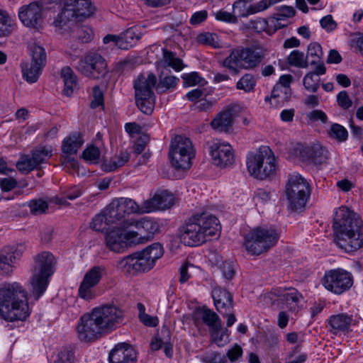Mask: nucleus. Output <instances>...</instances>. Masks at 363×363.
<instances>
[{
	"mask_svg": "<svg viewBox=\"0 0 363 363\" xmlns=\"http://www.w3.org/2000/svg\"><path fill=\"white\" fill-rule=\"evenodd\" d=\"M123 320V311L115 305L95 307L79 318L76 327L77 337L85 342L94 341L115 330Z\"/></svg>",
	"mask_w": 363,
	"mask_h": 363,
	"instance_id": "nucleus-1",
	"label": "nucleus"
},
{
	"mask_svg": "<svg viewBox=\"0 0 363 363\" xmlns=\"http://www.w3.org/2000/svg\"><path fill=\"white\" fill-rule=\"evenodd\" d=\"M334 240L343 251L352 253L363 246L362 220L350 208L335 209L333 223Z\"/></svg>",
	"mask_w": 363,
	"mask_h": 363,
	"instance_id": "nucleus-2",
	"label": "nucleus"
},
{
	"mask_svg": "<svg viewBox=\"0 0 363 363\" xmlns=\"http://www.w3.org/2000/svg\"><path fill=\"white\" fill-rule=\"evenodd\" d=\"M179 82V79L172 75L159 76V82L157 83V77L155 74L149 72L147 74H140L134 81L135 99L137 107L145 114L150 115L155 105V95L152 90L156 88L158 93H164L171 89H174Z\"/></svg>",
	"mask_w": 363,
	"mask_h": 363,
	"instance_id": "nucleus-3",
	"label": "nucleus"
},
{
	"mask_svg": "<svg viewBox=\"0 0 363 363\" xmlns=\"http://www.w3.org/2000/svg\"><path fill=\"white\" fill-rule=\"evenodd\" d=\"M218 219L208 211L194 213L182 227L181 240L189 246L199 245L212 237L218 236Z\"/></svg>",
	"mask_w": 363,
	"mask_h": 363,
	"instance_id": "nucleus-4",
	"label": "nucleus"
},
{
	"mask_svg": "<svg viewBox=\"0 0 363 363\" xmlns=\"http://www.w3.org/2000/svg\"><path fill=\"white\" fill-rule=\"evenodd\" d=\"M26 291L17 282L0 289V314L8 321L24 320L29 315Z\"/></svg>",
	"mask_w": 363,
	"mask_h": 363,
	"instance_id": "nucleus-5",
	"label": "nucleus"
},
{
	"mask_svg": "<svg viewBox=\"0 0 363 363\" xmlns=\"http://www.w3.org/2000/svg\"><path fill=\"white\" fill-rule=\"evenodd\" d=\"M34 261L30 290L35 300H38L48 288L49 279L55 271V262L53 255L49 252L37 255Z\"/></svg>",
	"mask_w": 363,
	"mask_h": 363,
	"instance_id": "nucleus-6",
	"label": "nucleus"
},
{
	"mask_svg": "<svg viewBox=\"0 0 363 363\" xmlns=\"http://www.w3.org/2000/svg\"><path fill=\"white\" fill-rule=\"evenodd\" d=\"M266 55V50L259 45L238 48L231 51L223 62L225 67L235 74L240 69H252L257 67Z\"/></svg>",
	"mask_w": 363,
	"mask_h": 363,
	"instance_id": "nucleus-7",
	"label": "nucleus"
},
{
	"mask_svg": "<svg viewBox=\"0 0 363 363\" xmlns=\"http://www.w3.org/2000/svg\"><path fill=\"white\" fill-rule=\"evenodd\" d=\"M279 239L277 230L272 227L258 226L244 237V247L252 255H259L274 247Z\"/></svg>",
	"mask_w": 363,
	"mask_h": 363,
	"instance_id": "nucleus-8",
	"label": "nucleus"
},
{
	"mask_svg": "<svg viewBox=\"0 0 363 363\" xmlns=\"http://www.w3.org/2000/svg\"><path fill=\"white\" fill-rule=\"evenodd\" d=\"M288 207L293 211L302 210L311 195L308 182L299 174L289 176L285 190Z\"/></svg>",
	"mask_w": 363,
	"mask_h": 363,
	"instance_id": "nucleus-9",
	"label": "nucleus"
},
{
	"mask_svg": "<svg viewBox=\"0 0 363 363\" xmlns=\"http://www.w3.org/2000/svg\"><path fill=\"white\" fill-rule=\"evenodd\" d=\"M169 156L175 168L189 169L194 157L191 141L185 136L177 135L171 142Z\"/></svg>",
	"mask_w": 363,
	"mask_h": 363,
	"instance_id": "nucleus-10",
	"label": "nucleus"
},
{
	"mask_svg": "<svg viewBox=\"0 0 363 363\" xmlns=\"http://www.w3.org/2000/svg\"><path fill=\"white\" fill-rule=\"evenodd\" d=\"M74 68L84 76L99 79L108 74V65L104 57L96 52H89L79 59Z\"/></svg>",
	"mask_w": 363,
	"mask_h": 363,
	"instance_id": "nucleus-11",
	"label": "nucleus"
},
{
	"mask_svg": "<svg viewBox=\"0 0 363 363\" xmlns=\"http://www.w3.org/2000/svg\"><path fill=\"white\" fill-rule=\"evenodd\" d=\"M322 284L327 290L340 295L352 287L353 277L350 272L341 268L330 269L325 272Z\"/></svg>",
	"mask_w": 363,
	"mask_h": 363,
	"instance_id": "nucleus-12",
	"label": "nucleus"
},
{
	"mask_svg": "<svg viewBox=\"0 0 363 363\" xmlns=\"http://www.w3.org/2000/svg\"><path fill=\"white\" fill-rule=\"evenodd\" d=\"M206 145L212 162L216 166L225 168L234 163V152L229 143L213 139L207 142Z\"/></svg>",
	"mask_w": 363,
	"mask_h": 363,
	"instance_id": "nucleus-13",
	"label": "nucleus"
},
{
	"mask_svg": "<svg viewBox=\"0 0 363 363\" xmlns=\"http://www.w3.org/2000/svg\"><path fill=\"white\" fill-rule=\"evenodd\" d=\"M128 228L122 225V227H113L106 230L105 242L110 250L122 252L128 245H135L133 238L136 234L127 230Z\"/></svg>",
	"mask_w": 363,
	"mask_h": 363,
	"instance_id": "nucleus-14",
	"label": "nucleus"
},
{
	"mask_svg": "<svg viewBox=\"0 0 363 363\" xmlns=\"http://www.w3.org/2000/svg\"><path fill=\"white\" fill-rule=\"evenodd\" d=\"M43 10L42 4L34 1L19 9L18 18L25 26L39 30L43 24Z\"/></svg>",
	"mask_w": 363,
	"mask_h": 363,
	"instance_id": "nucleus-15",
	"label": "nucleus"
},
{
	"mask_svg": "<svg viewBox=\"0 0 363 363\" xmlns=\"http://www.w3.org/2000/svg\"><path fill=\"white\" fill-rule=\"evenodd\" d=\"M267 154H270V148L268 146H262L256 151L249 152L247 155V170L250 174L256 179H266V174H269L272 169V166H269L267 169L260 170L264 157H267Z\"/></svg>",
	"mask_w": 363,
	"mask_h": 363,
	"instance_id": "nucleus-16",
	"label": "nucleus"
},
{
	"mask_svg": "<svg viewBox=\"0 0 363 363\" xmlns=\"http://www.w3.org/2000/svg\"><path fill=\"white\" fill-rule=\"evenodd\" d=\"M124 226L125 228L135 226L137 229L136 231L130 230V233L136 234L135 236L133 238L135 245L142 242L143 241H141V240L145 239L147 240L152 238V235L159 229L158 224L148 218H143L138 220L134 219L125 220L124 222Z\"/></svg>",
	"mask_w": 363,
	"mask_h": 363,
	"instance_id": "nucleus-17",
	"label": "nucleus"
},
{
	"mask_svg": "<svg viewBox=\"0 0 363 363\" xmlns=\"http://www.w3.org/2000/svg\"><path fill=\"white\" fill-rule=\"evenodd\" d=\"M141 33L138 27H132L118 35H106L103 42L105 44L113 43V45L121 50H128L140 40Z\"/></svg>",
	"mask_w": 363,
	"mask_h": 363,
	"instance_id": "nucleus-18",
	"label": "nucleus"
},
{
	"mask_svg": "<svg viewBox=\"0 0 363 363\" xmlns=\"http://www.w3.org/2000/svg\"><path fill=\"white\" fill-rule=\"evenodd\" d=\"M117 267L125 272L135 273L150 270L152 267V265L148 261L145 255L141 254L140 251L125 257L119 260Z\"/></svg>",
	"mask_w": 363,
	"mask_h": 363,
	"instance_id": "nucleus-19",
	"label": "nucleus"
},
{
	"mask_svg": "<svg viewBox=\"0 0 363 363\" xmlns=\"http://www.w3.org/2000/svg\"><path fill=\"white\" fill-rule=\"evenodd\" d=\"M22 245L6 246L0 250V274L13 272L15 264L22 255Z\"/></svg>",
	"mask_w": 363,
	"mask_h": 363,
	"instance_id": "nucleus-20",
	"label": "nucleus"
},
{
	"mask_svg": "<svg viewBox=\"0 0 363 363\" xmlns=\"http://www.w3.org/2000/svg\"><path fill=\"white\" fill-rule=\"evenodd\" d=\"M109 363H136L137 352L126 342H120L114 346L108 354Z\"/></svg>",
	"mask_w": 363,
	"mask_h": 363,
	"instance_id": "nucleus-21",
	"label": "nucleus"
},
{
	"mask_svg": "<svg viewBox=\"0 0 363 363\" xmlns=\"http://www.w3.org/2000/svg\"><path fill=\"white\" fill-rule=\"evenodd\" d=\"M238 109V106H231L218 113L216 118L211 122L212 128L218 132H228L232 128Z\"/></svg>",
	"mask_w": 363,
	"mask_h": 363,
	"instance_id": "nucleus-22",
	"label": "nucleus"
},
{
	"mask_svg": "<svg viewBox=\"0 0 363 363\" xmlns=\"http://www.w3.org/2000/svg\"><path fill=\"white\" fill-rule=\"evenodd\" d=\"M212 297L216 310L221 315H226L233 309V295L226 289L215 287L212 291Z\"/></svg>",
	"mask_w": 363,
	"mask_h": 363,
	"instance_id": "nucleus-23",
	"label": "nucleus"
},
{
	"mask_svg": "<svg viewBox=\"0 0 363 363\" xmlns=\"http://www.w3.org/2000/svg\"><path fill=\"white\" fill-rule=\"evenodd\" d=\"M352 320V315L347 313H339L331 315L328 320V323L330 327L329 331L335 335L347 332Z\"/></svg>",
	"mask_w": 363,
	"mask_h": 363,
	"instance_id": "nucleus-24",
	"label": "nucleus"
},
{
	"mask_svg": "<svg viewBox=\"0 0 363 363\" xmlns=\"http://www.w3.org/2000/svg\"><path fill=\"white\" fill-rule=\"evenodd\" d=\"M79 20L74 16V13L67 6L65 3V7L62 11L57 14L52 22V25L59 29L66 30H74L78 24Z\"/></svg>",
	"mask_w": 363,
	"mask_h": 363,
	"instance_id": "nucleus-25",
	"label": "nucleus"
},
{
	"mask_svg": "<svg viewBox=\"0 0 363 363\" xmlns=\"http://www.w3.org/2000/svg\"><path fill=\"white\" fill-rule=\"evenodd\" d=\"M67 6L74 13V16L82 21L91 16L94 12V6L91 0H67Z\"/></svg>",
	"mask_w": 363,
	"mask_h": 363,
	"instance_id": "nucleus-26",
	"label": "nucleus"
},
{
	"mask_svg": "<svg viewBox=\"0 0 363 363\" xmlns=\"http://www.w3.org/2000/svg\"><path fill=\"white\" fill-rule=\"evenodd\" d=\"M106 213L107 223H116L120 222L124 226L125 220H130L131 219H125V215L123 211L122 206L118 199H113L105 208Z\"/></svg>",
	"mask_w": 363,
	"mask_h": 363,
	"instance_id": "nucleus-27",
	"label": "nucleus"
},
{
	"mask_svg": "<svg viewBox=\"0 0 363 363\" xmlns=\"http://www.w3.org/2000/svg\"><path fill=\"white\" fill-rule=\"evenodd\" d=\"M291 89L280 86H274L271 96H266L265 101H269L272 106L281 107L284 106L291 99Z\"/></svg>",
	"mask_w": 363,
	"mask_h": 363,
	"instance_id": "nucleus-28",
	"label": "nucleus"
},
{
	"mask_svg": "<svg viewBox=\"0 0 363 363\" xmlns=\"http://www.w3.org/2000/svg\"><path fill=\"white\" fill-rule=\"evenodd\" d=\"M197 315L202 321L210 328L213 330H218L221 328V323L219 316L212 310L203 307L197 311Z\"/></svg>",
	"mask_w": 363,
	"mask_h": 363,
	"instance_id": "nucleus-29",
	"label": "nucleus"
},
{
	"mask_svg": "<svg viewBox=\"0 0 363 363\" xmlns=\"http://www.w3.org/2000/svg\"><path fill=\"white\" fill-rule=\"evenodd\" d=\"M61 77L63 79L65 88L64 94L69 96L77 86V79L73 70L68 66L65 67L61 70Z\"/></svg>",
	"mask_w": 363,
	"mask_h": 363,
	"instance_id": "nucleus-30",
	"label": "nucleus"
},
{
	"mask_svg": "<svg viewBox=\"0 0 363 363\" xmlns=\"http://www.w3.org/2000/svg\"><path fill=\"white\" fill-rule=\"evenodd\" d=\"M130 159V154L126 150H121L109 161H104L103 169L106 172H112L126 164Z\"/></svg>",
	"mask_w": 363,
	"mask_h": 363,
	"instance_id": "nucleus-31",
	"label": "nucleus"
},
{
	"mask_svg": "<svg viewBox=\"0 0 363 363\" xmlns=\"http://www.w3.org/2000/svg\"><path fill=\"white\" fill-rule=\"evenodd\" d=\"M278 296L281 301L286 304V306L290 310L293 311L296 309L298 303L302 298V295L295 289L279 291Z\"/></svg>",
	"mask_w": 363,
	"mask_h": 363,
	"instance_id": "nucleus-32",
	"label": "nucleus"
},
{
	"mask_svg": "<svg viewBox=\"0 0 363 363\" xmlns=\"http://www.w3.org/2000/svg\"><path fill=\"white\" fill-rule=\"evenodd\" d=\"M84 141L80 134H73L63 140L62 150L67 155H74L81 147Z\"/></svg>",
	"mask_w": 363,
	"mask_h": 363,
	"instance_id": "nucleus-33",
	"label": "nucleus"
},
{
	"mask_svg": "<svg viewBox=\"0 0 363 363\" xmlns=\"http://www.w3.org/2000/svg\"><path fill=\"white\" fill-rule=\"evenodd\" d=\"M15 27V20L6 11L0 9V38L11 35Z\"/></svg>",
	"mask_w": 363,
	"mask_h": 363,
	"instance_id": "nucleus-34",
	"label": "nucleus"
},
{
	"mask_svg": "<svg viewBox=\"0 0 363 363\" xmlns=\"http://www.w3.org/2000/svg\"><path fill=\"white\" fill-rule=\"evenodd\" d=\"M309 159L315 164H322L328 159V151L320 145H315L307 148Z\"/></svg>",
	"mask_w": 363,
	"mask_h": 363,
	"instance_id": "nucleus-35",
	"label": "nucleus"
},
{
	"mask_svg": "<svg viewBox=\"0 0 363 363\" xmlns=\"http://www.w3.org/2000/svg\"><path fill=\"white\" fill-rule=\"evenodd\" d=\"M104 272V267L94 266L85 274L82 281L91 284V286H96L99 283Z\"/></svg>",
	"mask_w": 363,
	"mask_h": 363,
	"instance_id": "nucleus-36",
	"label": "nucleus"
},
{
	"mask_svg": "<svg viewBox=\"0 0 363 363\" xmlns=\"http://www.w3.org/2000/svg\"><path fill=\"white\" fill-rule=\"evenodd\" d=\"M288 63L293 67L307 68L309 62L306 55L298 50H293L287 57Z\"/></svg>",
	"mask_w": 363,
	"mask_h": 363,
	"instance_id": "nucleus-37",
	"label": "nucleus"
},
{
	"mask_svg": "<svg viewBox=\"0 0 363 363\" xmlns=\"http://www.w3.org/2000/svg\"><path fill=\"white\" fill-rule=\"evenodd\" d=\"M33 158L38 167L41 164L45 163L52 155V149L51 147L41 146L38 147L32 151Z\"/></svg>",
	"mask_w": 363,
	"mask_h": 363,
	"instance_id": "nucleus-38",
	"label": "nucleus"
},
{
	"mask_svg": "<svg viewBox=\"0 0 363 363\" xmlns=\"http://www.w3.org/2000/svg\"><path fill=\"white\" fill-rule=\"evenodd\" d=\"M43 67L33 63L22 65L23 78L29 83L35 82Z\"/></svg>",
	"mask_w": 363,
	"mask_h": 363,
	"instance_id": "nucleus-39",
	"label": "nucleus"
},
{
	"mask_svg": "<svg viewBox=\"0 0 363 363\" xmlns=\"http://www.w3.org/2000/svg\"><path fill=\"white\" fill-rule=\"evenodd\" d=\"M163 247L160 243H153L141 251V254L145 255L152 267L155 261L163 255Z\"/></svg>",
	"mask_w": 363,
	"mask_h": 363,
	"instance_id": "nucleus-40",
	"label": "nucleus"
},
{
	"mask_svg": "<svg viewBox=\"0 0 363 363\" xmlns=\"http://www.w3.org/2000/svg\"><path fill=\"white\" fill-rule=\"evenodd\" d=\"M163 60L166 66L171 67L175 71H181L184 65L182 60L176 56V53L162 49Z\"/></svg>",
	"mask_w": 363,
	"mask_h": 363,
	"instance_id": "nucleus-41",
	"label": "nucleus"
},
{
	"mask_svg": "<svg viewBox=\"0 0 363 363\" xmlns=\"http://www.w3.org/2000/svg\"><path fill=\"white\" fill-rule=\"evenodd\" d=\"M328 136L337 140L339 143H342L347 140L348 138V132L347 129L340 124L333 123L327 130Z\"/></svg>",
	"mask_w": 363,
	"mask_h": 363,
	"instance_id": "nucleus-42",
	"label": "nucleus"
},
{
	"mask_svg": "<svg viewBox=\"0 0 363 363\" xmlns=\"http://www.w3.org/2000/svg\"><path fill=\"white\" fill-rule=\"evenodd\" d=\"M249 0H238L233 4V13L235 16L243 18L254 14L252 5H247Z\"/></svg>",
	"mask_w": 363,
	"mask_h": 363,
	"instance_id": "nucleus-43",
	"label": "nucleus"
},
{
	"mask_svg": "<svg viewBox=\"0 0 363 363\" xmlns=\"http://www.w3.org/2000/svg\"><path fill=\"white\" fill-rule=\"evenodd\" d=\"M307 59H311L310 64L315 65L321 61L323 50L320 45L318 43H311L308 45L306 53Z\"/></svg>",
	"mask_w": 363,
	"mask_h": 363,
	"instance_id": "nucleus-44",
	"label": "nucleus"
},
{
	"mask_svg": "<svg viewBox=\"0 0 363 363\" xmlns=\"http://www.w3.org/2000/svg\"><path fill=\"white\" fill-rule=\"evenodd\" d=\"M16 167L21 172L27 174L38 167L33 160V155H26L20 157L16 163Z\"/></svg>",
	"mask_w": 363,
	"mask_h": 363,
	"instance_id": "nucleus-45",
	"label": "nucleus"
},
{
	"mask_svg": "<svg viewBox=\"0 0 363 363\" xmlns=\"http://www.w3.org/2000/svg\"><path fill=\"white\" fill-rule=\"evenodd\" d=\"M118 199L125 217L130 214H140V205L133 199L124 197L118 198Z\"/></svg>",
	"mask_w": 363,
	"mask_h": 363,
	"instance_id": "nucleus-46",
	"label": "nucleus"
},
{
	"mask_svg": "<svg viewBox=\"0 0 363 363\" xmlns=\"http://www.w3.org/2000/svg\"><path fill=\"white\" fill-rule=\"evenodd\" d=\"M30 50L32 55L31 63L44 67L46 62V53L45 49L38 45L33 44L30 48Z\"/></svg>",
	"mask_w": 363,
	"mask_h": 363,
	"instance_id": "nucleus-47",
	"label": "nucleus"
},
{
	"mask_svg": "<svg viewBox=\"0 0 363 363\" xmlns=\"http://www.w3.org/2000/svg\"><path fill=\"white\" fill-rule=\"evenodd\" d=\"M182 77L184 86H204L207 84L205 79L201 77L196 72L184 74Z\"/></svg>",
	"mask_w": 363,
	"mask_h": 363,
	"instance_id": "nucleus-48",
	"label": "nucleus"
},
{
	"mask_svg": "<svg viewBox=\"0 0 363 363\" xmlns=\"http://www.w3.org/2000/svg\"><path fill=\"white\" fill-rule=\"evenodd\" d=\"M155 196L157 197V199L160 210L169 208L174 203V195L167 190L156 193Z\"/></svg>",
	"mask_w": 363,
	"mask_h": 363,
	"instance_id": "nucleus-49",
	"label": "nucleus"
},
{
	"mask_svg": "<svg viewBox=\"0 0 363 363\" xmlns=\"http://www.w3.org/2000/svg\"><path fill=\"white\" fill-rule=\"evenodd\" d=\"M53 363H76V357L71 347H63L57 354Z\"/></svg>",
	"mask_w": 363,
	"mask_h": 363,
	"instance_id": "nucleus-50",
	"label": "nucleus"
},
{
	"mask_svg": "<svg viewBox=\"0 0 363 363\" xmlns=\"http://www.w3.org/2000/svg\"><path fill=\"white\" fill-rule=\"evenodd\" d=\"M228 329L222 330V327L218 330H213L211 331L212 340L218 347H223L229 342V335Z\"/></svg>",
	"mask_w": 363,
	"mask_h": 363,
	"instance_id": "nucleus-51",
	"label": "nucleus"
},
{
	"mask_svg": "<svg viewBox=\"0 0 363 363\" xmlns=\"http://www.w3.org/2000/svg\"><path fill=\"white\" fill-rule=\"evenodd\" d=\"M320 78L313 72H308L303 77V83L305 89L311 92H316L319 88Z\"/></svg>",
	"mask_w": 363,
	"mask_h": 363,
	"instance_id": "nucleus-52",
	"label": "nucleus"
},
{
	"mask_svg": "<svg viewBox=\"0 0 363 363\" xmlns=\"http://www.w3.org/2000/svg\"><path fill=\"white\" fill-rule=\"evenodd\" d=\"M256 84V81L251 74H245L237 82L238 89L244 90L246 92L252 91Z\"/></svg>",
	"mask_w": 363,
	"mask_h": 363,
	"instance_id": "nucleus-53",
	"label": "nucleus"
},
{
	"mask_svg": "<svg viewBox=\"0 0 363 363\" xmlns=\"http://www.w3.org/2000/svg\"><path fill=\"white\" fill-rule=\"evenodd\" d=\"M72 32L75 33L77 34V37L83 43L91 41L93 38V31L91 28L80 26L79 24H77L74 30H72Z\"/></svg>",
	"mask_w": 363,
	"mask_h": 363,
	"instance_id": "nucleus-54",
	"label": "nucleus"
},
{
	"mask_svg": "<svg viewBox=\"0 0 363 363\" xmlns=\"http://www.w3.org/2000/svg\"><path fill=\"white\" fill-rule=\"evenodd\" d=\"M94 286L82 281L79 287V296L86 301H90L96 296Z\"/></svg>",
	"mask_w": 363,
	"mask_h": 363,
	"instance_id": "nucleus-55",
	"label": "nucleus"
},
{
	"mask_svg": "<svg viewBox=\"0 0 363 363\" xmlns=\"http://www.w3.org/2000/svg\"><path fill=\"white\" fill-rule=\"evenodd\" d=\"M82 157L84 160L90 163H97L100 158L99 149L94 145H90L83 151Z\"/></svg>",
	"mask_w": 363,
	"mask_h": 363,
	"instance_id": "nucleus-56",
	"label": "nucleus"
},
{
	"mask_svg": "<svg viewBox=\"0 0 363 363\" xmlns=\"http://www.w3.org/2000/svg\"><path fill=\"white\" fill-rule=\"evenodd\" d=\"M197 41L201 44L212 46L213 48L219 47L218 36L215 33H202L197 36Z\"/></svg>",
	"mask_w": 363,
	"mask_h": 363,
	"instance_id": "nucleus-57",
	"label": "nucleus"
},
{
	"mask_svg": "<svg viewBox=\"0 0 363 363\" xmlns=\"http://www.w3.org/2000/svg\"><path fill=\"white\" fill-rule=\"evenodd\" d=\"M28 206L30 208V212L33 214H41L45 212V211L48 208V203L47 201L38 199H33L29 201Z\"/></svg>",
	"mask_w": 363,
	"mask_h": 363,
	"instance_id": "nucleus-58",
	"label": "nucleus"
},
{
	"mask_svg": "<svg viewBox=\"0 0 363 363\" xmlns=\"http://www.w3.org/2000/svg\"><path fill=\"white\" fill-rule=\"evenodd\" d=\"M157 198V197H156L155 194L152 198H150L143 202V203L140 206V214L149 213L160 210Z\"/></svg>",
	"mask_w": 363,
	"mask_h": 363,
	"instance_id": "nucleus-59",
	"label": "nucleus"
},
{
	"mask_svg": "<svg viewBox=\"0 0 363 363\" xmlns=\"http://www.w3.org/2000/svg\"><path fill=\"white\" fill-rule=\"evenodd\" d=\"M106 213L104 209L101 213L94 216L91 223V228L96 231L102 230L105 228L106 225H110L106 222Z\"/></svg>",
	"mask_w": 363,
	"mask_h": 363,
	"instance_id": "nucleus-60",
	"label": "nucleus"
},
{
	"mask_svg": "<svg viewBox=\"0 0 363 363\" xmlns=\"http://www.w3.org/2000/svg\"><path fill=\"white\" fill-rule=\"evenodd\" d=\"M221 269L223 277L227 279H231L235 275L234 264L232 262L216 260V263Z\"/></svg>",
	"mask_w": 363,
	"mask_h": 363,
	"instance_id": "nucleus-61",
	"label": "nucleus"
},
{
	"mask_svg": "<svg viewBox=\"0 0 363 363\" xmlns=\"http://www.w3.org/2000/svg\"><path fill=\"white\" fill-rule=\"evenodd\" d=\"M267 157H264V160L263 161V165L260 168V170H264L265 169H268L267 167L272 166V171L269 172V174H266V178L274 175L276 172L277 169V164L276 159L274 155L273 152L270 149V154H267Z\"/></svg>",
	"mask_w": 363,
	"mask_h": 363,
	"instance_id": "nucleus-62",
	"label": "nucleus"
},
{
	"mask_svg": "<svg viewBox=\"0 0 363 363\" xmlns=\"http://www.w3.org/2000/svg\"><path fill=\"white\" fill-rule=\"evenodd\" d=\"M337 102L340 107L348 109L352 106V101L346 91H341L337 95Z\"/></svg>",
	"mask_w": 363,
	"mask_h": 363,
	"instance_id": "nucleus-63",
	"label": "nucleus"
},
{
	"mask_svg": "<svg viewBox=\"0 0 363 363\" xmlns=\"http://www.w3.org/2000/svg\"><path fill=\"white\" fill-rule=\"evenodd\" d=\"M201 361L203 363H223L220 354L216 352L206 353L202 357Z\"/></svg>",
	"mask_w": 363,
	"mask_h": 363,
	"instance_id": "nucleus-64",
	"label": "nucleus"
}]
</instances>
